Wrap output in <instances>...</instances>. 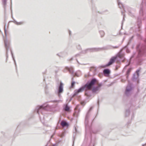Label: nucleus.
<instances>
[{
  "instance_id": "obj_41",
  "label": "nucleus",
  "mask_w": 146,
  "mask_h": 146,
  "mask_svg": "<svg viewBox=\"0 0 146 146\" xmlns=\"http://www.w3.org/2000/svg\"><path fill=\"white\" fill-rule=\"evenodd\" d=\"M142 146H146V143L144 144H143Z\"/></svg>"
},
{
  "instance_id": "obj_52",
  "label": "nucleus",
  "mask_w": 146,
  "mask_h": 146,
  "mask_svg": "<svg viewBox=\"0 0 146 146\" xmlns=\"http://www.w3.org/2000/svg\"><path fill=\"white\" fill-rule=\"evenodd\" d=\"M133 56H132L131 57V58H133Z\"/></svg>"
},
{
  "instance_id": "obj_27",
  "label": "nucleus",
  "mask_w": 146,
  "mask_h": 146,
  "mask_svg": "<svg viewBox=\"0 0 146 146\" xmlns=\"http://www.w3.org/2000/svg\"><path fill=\"white\" fill-rule=\"evenodd\" d=\"M65 135V133L64 132H62L60 135V136L61 138H62Z\"/></svg>"
},
{
  "instance_id": "obj_15",
  "label": "nucleus",
  "mask_w": 146,
  "mask_h": 146,
  "mask_svg": "<svg viewBox=\"0 0 146 146\" xmlns=\"http://www.w3.org/2000/svg\"><path fill=\"white\" fill-rule=\"evenodd\" d=\"M61 125L62 127H65L66 126V127H68L69 126V124L68 123L66 122L65 121H62L61 122Z\"/></svg>"
},
{
  "instance_id": "obj_13",
  "label": "nucleus",
  "mask_w": 146,
  "mask_h": 146,
  "mask_svg": "<svg viewBox=\"0 0 146 146\" xmlns=\"http://www.w3.org/2000/svg\"><path fill=\"white\" fill-rule=\"evenodd\" d=\"M103 72L105 76H108L109 75L110 71L108 69H105L103 70Z\"/></svg>"
},
{
  "instance_id": "obj_32",
  "label": "nucleus",
  "mask_w": 146,
  "mask_h": 146,
  "mask_svg": "<svg viewBox=\"0 0 146 146\" xmlns=\"http://www.w3.org/2000/svg\"><path fill=\"white\" fill-rule=\"evenodd\" d=\"M130 63H131V62H130V61H129V62H128V64H127V65H126L125 66V67H124V68H126V67H127V66H129L130 65Z\"/></svg>"
},
{
  "instance_id": "obj_29",
  "label": "nucleus",
  "mask_w": 146,
  "mask_h": 146,
  "mask_svg": "<svg viewBox=\"0 0 146 146\" xmlns=\"http://www.w3.org/2000/svg\"><path fill=\"white\" fill-rule=\"evenodd\" d=\"M4 31H5V35L6 36H7V33L6 32V27L5 26L4 27Z\"/></svg>"
},
{
  "instance_id": "obj_12",
  "label": "nucleus",
  "mask_w": 146,
  "mask_h": 146,
  "mask_svg": "<svg viewBox=\"0 0 146 146\" xmlns=\"http://www.w3.org/2000/svg\"><path fill=\"white\" fill-rule=\"evenodd\" d=\"M63 84L62 82H60L58 87L57 92L60 93H62L63 91Z\"/></svg>"
},
{
  "instance_id": "obj_8",
  "label": "nucleus",
  "mask_w": 146,
  "mask_h": 146,
  "mask_svg": "<svg viewBox=\"0 0 146 146\" xmlns=\"http://www.w3.org/2000/svg\"><path fill=\"white\" fill-rule=\"evenodd\" d=\"M133 87L131 84H129L126 87L124 94L127 96H129L131 94V92L133 90Z\"/></svg>"
},
{
  "instance_id": "obj_46",
  "label": "nucleus",
  "mask_w": 146,
  "mask_h": 146,
  "mask_svg": "<svg viewBox=\"0 0 146 146\" xmlns=\"http://www.w3.org/2000/svg\"><path fill=\"white\" fill-rule=\"evenodd\" d=\"M72 100V98H71L70 100V101Z\"/></svg>"
},
{
  "instance_id": "obj_43",
  "label": "nucleus",
  "mask_w": 146,
  "mask_h": 146,
  "mask_svg": "<svg viewBox=\"0 0 146 146\" xmlns=\"http://www.w3.org/2000/svg\"><path fill=\"white\" fill-rule=\"evenodd\" d=\"M39 118H40V120L41 121V117L39 115Z\"/></svg>"
},
{
  "instance_id": "obj_49",
  "label": "nucleus",
  "mask_w": 146,
  "mask_h": 146,
  "mask_svg": "<svg viewBox=\"0 0 146 146\" xmlns=\"http://www.w3.org/2000/svg\"><path fill=\"white\" fill-rule=\"evenodd\" d=\"M137 36H139L140 35H139V34H137Z\"/></svg>"
},
{
  "instance_id": "obj_39",
  "label": "nucleus",
  "mask_w": 146,
  "mask_h": 146,
  "mask_svg": "<svg viewBox=\"0 0 146 146\" xmlns=\"http://www.w3.org/2000/svg\"><path fill=\"white\" fill-rule=\"evenodd\" d=\"M69 35L70 36L71 35V32L70 30L69 31Z\"/></svg>"
},
{
  "instance_id": "obj_37",
  "label": "nucleus",
  "mask_w": 146,
  "mask_h": 146,
  "mask_svg": "<svg viewBox=\"0 0 146 146\" xmlns=\"http://www.w3.org/2000/svg\"><path fill=\"white\" fill-rule=\"evenodd\" d=\"M59 101V100H54L53 101L54 102H58Z\"/></svg>"
},
{
  "instance_id": "obj_4",
  "label": "nucleus",
  "mask_w": 146,
  "mask_h": 146,
  "mask_svg": "<svg viewBox=\"0 0 146 146\" xmlns=\"http://www.w3.org/2000/svg\"><path fill=\"white\" fill-rule=\"evenodd\" d=\"M117 57L121 58L122 57V56L120 53L118 54L117 55V56H113L111 57L110 59L109 62L107 64L105 65L100 66H99V67L100 68H103L109 66L115 62Z\"/></svg>"
},
{
  "instance_id": "obj_1",
  "label": "nucleus",
  "mask_w": 146,
  "mask_h": 146,
  "mask_svg": "<svg viewBox=\"0 0 146 146\" xmlns=\"http://www.w3.org/2000/svg\"><path fill=\"white\" fill-rule=\"evenodd\" d=\"M95 80L94 79L90 81H88L84 85L81 86L80 88L74 91V94L72 95V97H74L77 95L79 93L82 92L85 90V95L88 98L91 96L90 92L89 90L91 89L92 87L95 84Z\"/></svg>"
},
{
  "instance_id": "obj_35",
  "label": "nucleus",
  "mask_w": 146,
  "mask_h": 146,
  "mask_svg": "<svg viewBox=\"0 0 146 146\" xmlns=\"http://www.w3.org/2000/svg\"><path fill=\"white\" fill-rule=\"evenodd\" d=\"M74 128H75V132H74V133H76V132H77V131L76 128L75 126L74 127Z\"/></svg>"
},
{
  "instance_id": "obj_50",
  "label": "nucleus",
  "mask_w": 146,
  "mask_h": 146,
  "mask_svg": "<svg viewBox=\"0 0 146 146\" xmlns=\"http://www.w3.org/2000/svg\"><path fill=\"white\" fill-rule=\"evenodd\" d=\"M47 89V87L46 86L45 87V89Z\"/></svg>"
},
{
  "instance_id": "obj_30",
  "label": "nucleus",
  "mask_w": 146,
  "mask_h": 146,
  "mask_svg": "<svg viewBox=\"0 0 146 146\" xmlns=\"http://www.w3.org/2000/svg\"><path fill=\"white\" fill-rule=\"evenodd\" d=\"M62 93H60V92H57V95L59 97V98H60L61 97V94Z\"/></svg>"
},
{
  "instance_id": "obj_56",
  "label": "nucleus",
  "mask_w": 146,
  "mask_h": 146,
  "mask_svg": "<svg viewBox=\"0 0 146 146\" xmlns=\"http://www.w3.org/2000/svg\"><path fill=\"white\" fill-rule=\"evenodd\" d=\"M117 68H116V70H117Z\"/></svg>"
},
{
  "instance_id": "obj_16",
  "label": "nucleus",
  "mask_w": 146,
  "mask_h": 146,
  "mask_svg": "<svg viewBox=\"0 0 146 146\" xmlns=\"http://www.w3.org/2000/svg\"><path fill=\"white\" fill-rule=\"evenodd\" d=\"M117 1L119 7L121 9L122 8H123L124 10L125 11V8L124 7L123 4H122L120 2L119 0H117Z\"/></svg>"
},
{
  "instance_id": "obj_23",
  "label": "nucleus",
  "mask_w": 146,
  "mask_h": 146,
  "mask_svg": "<svg viewBox=\"0 0 146 146\" xmlns=\"http://www.w3.org/2000/svg\"><path fill=\"white\" fill-rule=\"evenodd\" d=\"M99 32L101 37H103L105 35V33L103 31L101 30L99 31Z\"/></svg>"
},
{
  "instance_id": "obj_19",
  "label": "nucleus",
  "mask_w": 146,
  "mask_h": 146,
  "mask_svg": "<svg viewBox=\"0 0 146 146\" xmlns=\"http://www.w3.org/2000/svg\"><path fill=\"white\" fill-rule=\"evenodd\" d=\"M139 76H137V75H135V74H134L132 78V80L133 81H136Z\"/></svg>"
},
{
  "instance_id": "obj_47",
  "label": "nucleus",
  "mask_w": 146,
  "mask_h": 146,
  "mask_svg": "<svg viewBox=\"0 0 146 146\" xmlns=\"http://www.w3.org/2000/svg\"><path fill=\"white\" fill-rule=\"evenodd\" d=\"M133 117V116L131 117V119Z\"/></svg>"
},
{
  "instance_id": "obj_36",
  "label": "nucleus",
  "mask_w": 146,
  "mask_h": 146,
  "mask_svg": "<svg viewBox=\"0 0 146 146\" xmlns=\"http://www.w3.org/2000/svg\"><path fill=\"white\" fill-rule=\"evenodd\" d=\"M74 135L73 134V146L74 145Z\"/></svg>"
},
{
  "instance_id": "obj_53",
  "label": "nucleus",
  "mask_w": 146,
  "mask_h": 146,
  "mask_svg": "<svg viewBox=\"0 0 146 146\" xmlns=\"http://www.w3.org/2000/svg\"><path fill=\"white\" fill-rule=\"evenodd\" d=\"M99 13H101V14H103V12H102V13H99Z\"/></svg>"
},
{
  "instance_id": "obj_33",
  "label": "nucleus",
  "mask_w": 146,
  "mask_h": 146,
  "mask_svg": "<svg viewBox=\"0 0 146 146\" xmlns=\"http://www.w3.org/2000/svg\"><path fill=\"white\" fill-rule=\"evenodd\" d=\"M123 15V21H122V25L121 26H122L123 24V21L124 20V18H125V15L124 14V15ZM121 27H122V26H121Z\"/></svg>"
},
{
  "instance_id": "obj_44",
  "label": "nucleus",
  "mask_w": 146,
  "mask_h": 146,
  "mask_svg": "<svg viewBox=\"0 0 146 146\" xmlns=\"http://www.w3.org/2000/svg\"><path fill=\"white\" fill-rule=\"evenodd\" d=\"M121 14H122L123 15V11H121Z\"/></svg>"
},
{
  "instance_id": "obj_34",
  "label": "nucleus",
  "mask_w": 146,
  "mask_h": 146,
  "mask_svg": "<svg viewBox=\"0 0 146 146\" xmlns=\"http://www.w3.org/2000/svg\"><path fill=\"white\" fill-rule=\"evenodd\" d=\"M119 46H113L112 47L113 48H117L119 47Z\"/></svg>"
},
{
  "instance_id": "obj_45",
  "label": "nucleus",
  "mask_w": 146,
  "mask_h": 146,
  "mask_svg": "<svg viewBox=\"0 0 146 146\" xmlns=\"http://www.w3.org/2000/svg\"><path fill=\"white\" fill-rule=\"evenodd\" d=\"M52 146H56L55 144H54Z\"/></svg>"
},
{
  "instance_id": "obj_54",
  "label": "nucleus",
  "mask_w": 146,
  "mask_h": 146,
  "mask_svg": "<svg viewBox=\"0 0 146 146\" xmlns=\"http://www.w3.org/2000/svg\"><path fill=\"white\" fill-rule=\"evenodd\" d=\"M73 79H74L73 78V77H72V80H73Z\"/></svg>"
},
{
  "instance_id": "obj_10",
  "label": "nucleus",
  "mask_w": 146,
  "mask_h": 146,
  "mask_svg": "<svg viewBox=\"0 0 146 146\" xmlns=\"http://www.w3.org/2000/svg\"><path fill=\"white\" fill-rule=\"evenodd\" d=\"M126 7L129 12V15L131 17H133L134 16V13L135 11V9L128 6H127Z\"/></svg>"
},
{
  "instance_id": "obj_51",
  "label": "nucleus",
  "mask_w": 146,
  "mask_h": 146,
  "mask_svg": "<svg viewBox=\"0 0 146 146\" xmlns=\"http://www.w3.org/2000/svg\"><path fill=\"white\" fill-rule=\"evenodd\" d=\"M99 101H98V106L99 105Z\"/></svg>"
},
{
  "instance_id": "obj_9",
  "label": "nucleus",
  "mask_w": 146,
  "mask_h": 146,
  "mask_svg": "<svg viewBox=\"0 0 146 146\" xmlns=\"http://www.w3.org/2000/svg\"><path fill=\"white\" fill-rule=\"evenodd\" d=\"M4 42L5 44V47L6 50V62H7L8 58V52L9 50L10 47V45L9 42L8 41L7 39L4 40Z\"/></svg>"
},
{
  "instance_id": "obj_24",
  "label": "nucleus",
  "mask_w": 146,
  "mask_h": 146,
  "mask_svg": "<svg viewBox=\"0 0 146 146\" xmlns=\"http://www.w3.org/2000/svg\"><path fill=\"white\" fill-rule=\"evenodd\" d=\"M11 54L12 55L13 59V60L14 61V62L15 64V66L16 67V62H15V58H14V57L13 52H12V50H11Z\"/></svg>"
},
{
  "instance_id": "obj_28",
  "label": "nucleus",
  "mask_w": 146,
  "mask_h": 146,
  "mask_svg": "<svg viewBox=\"0 0 146 146\" xmlns=\"http://www.w3.org/2000/svg\"><path fill=\"white\" fill-rule=\"evenodd\" d=\"M140 70L139 69H137L136 71V73L137 74V76H139V72Z\"/></svg>"
},
{
  "instance_id": "obj_26",
  "label": "nucleus",
  "mask_w": 146,
  "mask_h": 146,
  "mask_svg": "<svg viewBox=\"0 0 146 146\" xmlns=\"http://www.w3.org/2000/svg\"><path fill=\"white\" fill-rule=\"evenodd\" d=\"M75 83V82L74 81H72L71 83V86L70 87V88H73L74 86Z\"/></svg>"
},
{
  "instance_id": "obj_38",
  "label": "nucleus",
  "mask_w": 146,
  "mask_h": 146,
  "mask_svg": "<svg viewBox=\"0 0 146 146\" xmlns=\"http://www.w3.org/2000/svg\"><path fill=\"white\" fill-rule=\"evenodd\" d=\"M79 56V54H76L75 56V57H76L78 56Z\"/></svg>"
},
{
  "instance_id": "obj_11",
  "label": "nucleus",
  "mask_w": 146,
  "mask_h": 146,
  "mask_svg": "<svg viewBox=\"0 0 146 146\" xmlns=\"http://www.w3.org/2000/svg\"><path fill=\"white\" fill-rule=\"evenodd\" d=\"M137 25L138 28V31L140 32L141 29V27L142 25V22L141 19L139 18L137 19Z\"/></svg>"
},
{
  "instance_id": "obj_40",
  "label": "nucleus",
  "mask_w": 146,
  "mask_h": 146,
  "mask_svg": "<svg viewBox=\"0 0 146 146\" xmlns=\"http://www.w3.org/2000/svg\"><path fill=\"white\" fill-rule=\"evenodd\" d=\"M76 60L77 61V62L78 64H80L79 62L78 61V60L76 58Z\"/></svg>"
},
{
  "instance_id": "obj_22",
  "label": "nucleus",
  "mask_w": 146,
  "mask_h": 146,
  "mask_svg": "<svg viewBox=\"0 0 146 146\" xmlns=\"http://www.w3.org/2000/svg\"><path fill=\"white\" fill-rule=\"evenodd\" d=\"M17 25H22L23 24L24 22H18L15 20H14V21H13Z\"/></svg>"
},
{
  "instance_id": "obj_48",
  "label": "nucleus",
  "mask_w": 146,
  "mask_h": 146,
  "mask_svg": "<svg viewBox=\"0 0 146 146\" xmlns=\"http://www.w3.org/2000/svg\"><path fill=\"white\" fill-rule=\"evenodd\" d=\"M90 139H91V141H92V138H91V136H90Z\"/></svg>"
},
{
  "instance_id": "obj_18",
  "label": "nucleus",
  "mask_w": 146,
  "mask_h": 146,
  "mask_svg": "<svg viewBox=\"0 0 146 146\" xmlns=\"http://www.w3.org/2000/svg\"><path fill=\"white\" fill-rule=\"evenodd\" d=\"M130 110L129 108L125 110V117H128L129 115Z\"/></svg>"
},
{
  "instance_id": "obj_55",
  "label": "nucleus",
  "mask_w": 146,
  "mask_h": 146,
  "mask_svg": "<svg viewBox=\"0 0 146 146\" xmlns=\"http://www.w3.org/2000/svg\"><path fill=\"white\" fill-rule=\"evenodd\" d=\"M124 38H125V37H124V38H123V40H124Z\"/></svg>"
},
{
  "instance_id": "obj_31",
  "label": "nucleus",
  "mask_w": 146,
  "mask_h": 146,
  "mask_svg": "<svg viewBox=\"0 0 146 146\" xmlns=\"http://www.w3.org/2000/svg\"><path fill=\"white\" fill-rule=\"evenodd\" d=\"M74 59V58L73 57H71L70 59H68L67 60L68 61H70V62H71L72 61V60H73Z\"/></svg>"
},
{
  "instance_id": "obj_57",
  "label": "nucleus",
  "mask_w": 146,
  "mask_h": 146,
  "mask_svg": "<svg viewBox=\"0 0 146 146\" xmlns=\"http://www.w3.org/2000/svg\"><path fill=\"white\" fill-rule=\"evenodd\" d=\"M43 118H44V116L43 117Z\"/></svg>"
},
{
  "instance_id": "obj_17",
  "label": "nucleus",
  "mask_w": 146,
  "mask_h": 146,
  "mask_svg": "<svg viewBox=\"0 0 146 146\" xmlns=\"http://www.w3.org/2000/svg\"><path fill=\"white\" fill-rule=\"evenodd\" d=\"M64 110L65 111H69L70 110V108L67 104H65L64 105Z\"/></svg>"
},
{
  "instance_id": "obj_2",
  "label": "nucleus",
  "mask_w": 146,
  "mask_h": 146,
  "mask_svg": "<svg viewBox=\"0 0 146 146\" xmlns=\"http://www.w3.org/2000/svg\"><path fill=\"white\" fill-rule=\"evenodd\" d=\"M49 107V105L46 103L42 105L37 106L35 108L34 112L38 113L39 115L40 113L42 115H44L46 112V108Z\"/></svg>"
},
{
  "instance_id": "obj_3",
  "label": "nucleus",
  "mask_w": 146,
  "mask_h": 146,
  "mask_svg": "<svg viewBox=\"0 0 146 146\" xmlns=\"http://www.w3.org/2000/svg\"><path fill=\"white\" fill-rule=\"evenodd\" d=\"M93 79H94L95 80V83L92 87L91 89L93 93L97 94L99 92L100 88L102 86V83H100L98 84V85L95 86V85L97 84V80L95 78H92L88 81H90Z\"/></svg>"
},
{
  "instance_id": "obj_5",
  "label": "nucleus",
  "mask_w": 146,
  "mask_h": 146,
  "mask_svg": "<svg viewBox=\"0 0 146 146\" xmlns=\"http://www.w3.org/2000/svg\"><path fill=\"white\" fill-rule=\"evenodd\" d=\"M93 108L92 107H91L89 110H88V111L87 112L86 116L85 117V128H86V135L85 136L86 137L87 136V134H86V131H87V128H89L90 129V127H89L88 125V121H89V118L90 116V111L92 110V109Z\"/></svg>"
},
{
  "instance_id": "obj_6",
  "label": "nucleus",
  "mask_w": 146,
  "mask_h": 146,
  "mask_svg": "<svg viewBox=\"0 0 146 146\" xmlns=\"http://www.w3.org/2000/svg\"><path fill=\"white\" fill-rule=\"evenodd\" d=\"M93 108L92 107H91L89 110H88V111L87 112L86 116L85 117V128H86V135L85 136L86 137L87 136V134H86V131H87V128H89L90 129V127H89L88 125V121H89V118L90 116V111L92 110V109Z\"/></svg>"
},
{
  "instance_id": "obj_42",
  "label": "nucleus",
  "mask_w": 146,
  "mask_h": 146,
  "mask_svg": "<svg viewBox=\"0 0 146 146\" xmlns=\"http://www.w3.org/2000/svg\"><path fill=\"white\" fill-rule=\"evenodd\" d=\"M57 56H60H60L59 55V54H57Z\"/></svg>"
},
{
  "instance_id": "obj_7",
  "label": "nucleus",
  "mask_w": 146,
  "mask_h": 146,
  "mask_svg": "<svg viewBox=\"0 0 146 146\" xmlns=\"http://www.w3.org/2000/svg\"><path fill=\"white\" fill-rule=\"evenodd\" d=\"M106 48L105 47H103L101 48H88L85 50H83L82 51V53L85 54L86 53L88 52H97L100 51L102 50H104L106 49Z\"/></svg>"
},
{
  "instance_id": "obj_20",
  "label": "nucleus",
  "mask_w": 146,
  "mask_h": 146,
  "mask_svg": "<svg viewBox=\"0 0 146 146\" xmlns=\"http://www.w3.org/2000/svg\"><path fill=\"white\" fill-rule=\"evenodd\" d=\"M7 1V0H2L3 5L5 9L6 7Z\"/></svg>"
},
{
  "instance_id": "obj_21",
  "label": "nucleus",
  "mask_w": 146,
  "mask_h": 146,
  "mask_svg": "<svg viewBox=\"0 0 146 146\" xmlns=\"http://www.w3.org/2000/svg\"><path fill=\"white\" fill-rule=\"evenodd\" d=\"M79 110H76L75 111L74 113V115L76 117H78V116L79 113Z\"/></svg>"
},
{
  "instance_id": "obj_14",
  "label": "nucleus",
  "mask_w": 146,
  "mask_h": 146,
  "mask_svg": "<svg viewBox=\"0 0 146 146\" xmlns=\"http://www.w3.org/2000/svg\"><path fill=\"white\" fill-rule=\"evenodd\" d=\"M65 69L68 70L70 73L71 74L73 75L74 74V70L72 67H71L69 68L67 66H66L65 68Z\"/></svg>"
},
{
  "instance_id": "obj_25",
  "label": "nucleus",
  "mask_w": 146,
  "mask_h": 146,
  "mask_svg": "<svg viewBox=\"0 0 146 146\" xmlns=\"http://www.w3.org/2000/svg\"><path fill=\"white\" fill-rule=\"evenodd\" d=\"M132 70V68H129L127 70V71L126 72V74L127 75H128L129 73H130V72L131 71V70Z\"/></svg>"
}]
</instances>
